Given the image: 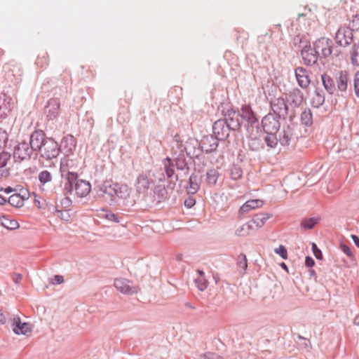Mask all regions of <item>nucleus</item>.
Wrapping results in <instances>:
<instances>
[{
    "mask_svg": "<svg viewBox=\"0 0 359 359\" xmlns=\"http://www.w3.org/2000/svg\"><path fill=\"white\" fill-rule=\"evenodd\" d=\"M34 147L36 154H39L41 158L47 161L57 158L60 153L57 142L53 138L46 137L41 130H34Z\"/></svg>",
    "mask_w": 359,
    "mask_h": 359,
    "instance_id": "nucleus-1",
    "label": "nucleus"
},
{
    "mask_svg": "<svg viewBox=\"0 0 359 359\" xmlns=\"http://www.w3.org/2000/svg\"><path fill=\"white\" fill-rule=\"evenodd\" d=\"M60 174L62 178L65 180L64 191L65 194H72L74 190L79 197L86 196L90 191V184L83 180L78 179V174L67 170L63 161L60 163Z\"/></svg>",
    "mask_w": 359,
    "mask_h": 359,
    "instance_id": "nucleus-2",
    "label": "nucleus"
},
{
    "mask_svg": "<svg viewBox=\"0 0 359 359\" xmlns=\"http://www.w3.org/2000/svg\"><path fill=\"white\" fill-rule=\"evenodd\" d=\"M164 166V172L167 179L174 184L180 180V177L188 175L189 172V166L187 161L184 150H181L180 153L174 158L170 157L165 158L163 161Z\"/></svg>",
    "mask_w": 359,
    "mask_h": 359,
    "instance_id": "nucleus-3",
    "label": "nucleus"
},
{
    "mask_svg": "<svg viewBox=\"0 0 359 359\" xmlns=\"http://www.w3.org/2000/svg\"><path fill=\"white\" fill-rule=\"evenodd\" d=\"M34 134L32 133L29 137V142L25 141L19 142L14 147L13 157L16 163L27 161L31 159L32 156L36 153L34 147Z\"/></svg>",
    "mask_w": 359,
    "mask_h": 359,
    "instance_id": "nucleus-4",
    "label": "nucleus"
},
{
    "mask_svg": "<svg viewBox=\"0 0 359 359\" xmlns=\"http://www.w3.org/2000/svg\"><path fill=\"white\" fill-rule=\"evenodd\" d=\"M248 145L253 151H258L264 149V143L262 138V131L260 128L247 131Z\"/></svg>",
    "mask_w": 359,
    "mask_h": 359,
    "instance_id": "nucleus-5",
    "label": "nucleus"
},
{
    "mask_svg": "<svg viewBox=\"0 0 359 359\" xmlns=\"http://www.w3.org/2000/svg\"><path fill=\"white\" fill-rule=\"evenodd\" d=\"M240 113L242 117V122L245 121L247 123L245 125L247 131L259 128L258 118L250 105L242 106Z\"/></svg>",
    "mask_w": 359,
    "mask_h": 359,
    "instance_id": "nucleus-6",
    "label": "nucleus"
},
{
    "mask_svg": "<svg viewBox=\"0 0 359 359\" xmlns=\"http://www.w3.org/2000/svg\"><path fill=\"white\" fill-rule=\"evenodd\" d=\"M336 43L344 48L349 46L353 40V31L349 27H340L334 36Z\"/></svg>",
    "mask_w": 359,
    "mask_h": 359,
    "instance_id": "nucleus-7",
    "label": "nucleus"
},
{
    "mask_svg": "<svg viewBox=\"0 0 359 359\" xmlns=\"http://www.w3.org/2000/svg\"><path fill=\"white\" fill-rule=\"evenodd\" d=\"M271 108L278 118L286 119L289 115V107L287 100L283 97H275L271 100Z\"/></svg>",
    "mask_w": 359,
    "mask_h": 359,
    "instance_id": "nucleus-8",
    "label": "nucleus"
},
{
    "mask_svg": "<svg viewBox=\"0 0 359 359\" xmlns=\"http://www.w3.org/2000/svg\"><path fill=\"white\" fill-rule=\"evenodd\" d=\"M332 40L325 37L316 40L313 43V47L319 57L324 58L327 57L332 54Z\"/></svg>",
    "mask_w": 359,
    "mask_h": 359,
    "instance_id": "nucleus-9",
    "label": "nucleus"
},
{
    "mask_svg": "<svg viewBox=\"0 0 359 359\" xmlns=\"http://www.w3.org/2000/svg\"><path fill=\"white\" fill-rule=\"evenodd\" d=\"M114 287L123 294L132 295L140 291V287L133 285L132 283L126 278H116L114 282Z\"/></svg>",
    "mask_w": 359,
    "mask_h": 359,
    "instance_id": "nucleus-10",
    "label": "nucleus"
},
{
    "mask_svg": "<svg viewBox=\"0 0 359 359\" xmlns=\"http://www.w3.org/2000/svg\"><path fill=\"white\" fill-rule=\"evenodd\" d=\"M262 126L264 133H277L279 131L280 123L273 114L269 113L263 117Z\"/></svg>",
    "mask_w": 359,
    "mask_h": 359,
    "instance_id": "nucleus-11",
    "label": "nucleus"
},
{
    "mask_svg": "<svg viewBox=\"0 0 359 359\" xmlns=\"http://www.w3.org/2000/svg\"><path fill=\"white\" fill-rule=\"evenodd\" d=\"M301 55L302 57L304 65L307 66L315 65L317 62L319 57L316 50H315V48H312L310 43H307L306 45L303 46L301 50Z\"/></svg>",
    "mask_w": 359,
    "mask_h": 359,
    "instance_id": "nucleus-12",
    "label": "nucleus"
},
{
    "mask_svg": "<svg viewBox=\"0 0 359 359\" xmlns=\"http://www.w3.org/2000/svg\"><path fill=\"white\" fill-rule=\"evenodd\" d=\"M60 110V102L58 98H50L45 106L44 112L47 120L53 121L59 115Z\"/></svg>",
    "mask_w": 359,
    "mask_h": 359,
    "instance_id": "nucleus-13",
    "label": "nucleus"
},
{
    "mask_svg": "<svg viewBox=\"0 0 359 359\" xmlns=\"http://www.w3.org/2000/svg\"><path fill=\"white\" fill-rule=\"evenodd\" d=\"M230 128L224 119L216 121L212 126L214 137L218 140H224L229 135Z\"/></svg>",
    "mask_w": 359,
    "mask_h": 359,
    "instance_id": "nucleus-14",
    "label": "nucleus"
},
{
    "mask_svg": "<svg viewBox=\"0 0 359 359\" xmlns=\"http://www.w3.org/2000/svg\"><path fill=\"white\" fill-rule=\"evenodd\" d=\"M224 120H225L231 130H237L242 125V117L240 111L228 110L224 114Z\"/></svg>",
    "mask_w": 359,
    "mask_h": 359,
    "instance_id": "nucleus-15",
    "label": "nucleus"
},
{
    "mask_svg": "<svg viewBox=\"0 0 359 359\" xmlns=\"http://www.w3.org/2000/svg\"><path fill=\"white\" fill-rule=\"evenodd\" d=\"M14 102L9 95L0 93V119H4L11 114Z\"/></svg>",
    "mask_w": 359,
    "mask_h": 359,
    "instance_id": "nucleus-16",
    "label": "nucleus"
},
{
    "mask_svg": "<svg viewBox=\"0 0 359 359\" xmlns=\"http://www.w3.org/2000/svg\"><path fill=\"white\" fill-rule=\"evenodd\" d=\"M278 133V140L282 146L290 145L291 141L297 138L294 131V127L289 125L283 126L282 130Z\"/></svg>",
    "mask_w": 359,
    "mask_h": 359,
    "instance_id": "nucleus-17",
    "label": "nucleus"
},
{
    "mask_svg": "<svg viewBox=\"0 0 359 359\" xmlns=\"http://www.w3.org/2000/svg\"><path fill=\"white\" fill-rule=\"evenodd\" d=\"M337 91L345 93L349 82V74L346 70H340L334 74Z\"/></svg>",
    "mask_w": 359,
    "mask_h": 359,
    "instance_id": "nucleus-18",
    "label": "nucleus"
},
{
    "mask_svg": "<svg viewBox=\"0 0 359 359\" xmlns=\"http://www.w3.org/2000/svg\"><path fill=\"white\" fill-rule=\"evenodd\" d=\"M219 141L213 135L205 136L200 143L202 152L210 154L215 151L218 147Z\"/></svg>",
    "mask_w": 359,
    "mask_h": 359,
    "instance_id": "nucleus-19",
    "label": "nucleus"
},
{
    "mask_svg": "<svg viewBox=\"0 0 359 359\" xmlns=\"http://www.w3.org/2000/svg\"><path fill=\"white\" fill-rule=\"evenodd\" d=\"M286 100L291 107L297 108L304 101V94L301 90L294 88L287 94Z\"/></svg>",
    "mask_w": 359,
    "mask_h": 359,
    "instance_id": "nucleus-20",
    "label": "nucleus"
},
{
    "mask_svg": "<svg viewBox=\"0 0 359 359\" xmlns=\"http://www.w3.org/2000/svg\"><path fill=\"white\" fill-rule=\"evenodd\" d=\"M298 85L303 89L307 88L311 83L309 72L302 67H298L294 70Z\"/></svg>",
    "mask_w": 359,
    "mask_h": 359,
    "instance_id": "nucleus-21",
    "label": "nucleus"
},
{
    "mask_svg": "<svg viewBox=\"0 0 359 359\" xmlns=\"http://www.w3.org/2000/svg\"><path fill=\"white\" fill-rule=\"evenodd\" d=\"M12 329L15 334L26 335L27 333L31 332V327L28 323H22L21 319L18 316H15L12 320Z\"/></svg>",
    "mask_w": 359,
    "mask_h": 359,
    "instance_id": "nucleus-22",
    "label": "nucleus"
},
{
    "mask_svg": "<svg viewBox=\"0 0 359 359\" xmlns=\"http://www.w3.org/2000/svg\"><path fill=\"white\" fill-rule=\"evenodd\" d=\"M184 150L190 158H198L202 153L200 143L195 140L187 142Z\"/></svg>",
    "mask_w": 359,
    "mask_h": 359,
    "instance_id": "nucleus-23",
    "label": "nucleus"
},
{
    "mask_svg": "<svg viewBox=\"0 0 359 359\" xmlns=\"http://www.w3.org/2000/svg\"><path fill=\"white\" fill-rule=\"evenodd\" d=\"M150 186V180L149 177L145 173L140 174L135 183L136 191L139 194H145L149 189Z\"/></svg>",
    "mask_w": 359,
    "mask_h": 359,
    "instance_id": "nucleus-24",
    "label": "nucleus"
},
{
    "mask_svg": "<svg viewBox=\"0 0 359 359\" xmlns=\"http://www.w3.org/2000/svg\"><path fill=\"white\" fill-rule=\"evenodd\" d=\"M323 86L330 95H334L337 92L335 79L327 74L321 75Z\"/></svg>",
    "mask_w": 359,
    "mask_h": 359,
    "instance_id": "nucleus-25",
    "label": "nucleus"
},
{
    "mask_svg": "<svg viewBox=\"0 0 359 359\" xmlns=\"http://www.w3.org/2000/svg\"><path fill=\"white\" fill-rule=\"evenodd\" d=\"M264 202L259 199L250 200L245 202L240 208L239 212L241 214L248 212L250 210L260 208L263 205Z\"/></svg>",
    "mask_w": 359,
    "mask_h": 359,
    "instance_id": "nucleus-26",
    "label": "nucleus"
},
{
    "mask_svg": "<svg viewBox=\"0 0 359 359\" xmlns=\"http://www.w3.org/2000/svg\"><path fill=\"white\" fill-rule=\"evenodd\" d=\"M200 188V180L198 176L192 173L189 179V186L187 187L189 194H196Z\"/></svg>",
    "mask_w": 359,
    "mask_h": 359,
    "instance_id": "nucleus-27",
    "label": "nucleus"
},
{
    "mask_svg": "<svg viewBox=\"0 0 359 359\" xmlns=\"http://www.w3.org/2000/svg\"><path fill=\"white\" fill-rule=\"evenodd\" d=\"M264 137L262 136L264 145L266 144L269 149H274L279 142L276 133H265Z\"/></svg>",
    "mask_w": 359,
    "mask_h": 359,
    "instance_id": "nucleus-28",
    "label": "nucleus"
},
{
    "mask_svg": "<svg viewBox=\"0 0 359 359\" xmlns=\"http://www.w3.org/2000/svg\"><path fill=\"white\" fill-rule=\"evenodd\" d=\"M219 177V172L217 170L210 169L205 174V182L208 186L213 187L217 184Z\"/></svg>",
    "mask_w": 359,
    "mask_h": 359,
    "instance_id": "nucleus-29",
    "label": "nucleus"
},
{
    "mask_svg": "<svg viewBox=\"0 0 359 359\" xmlns=\"http://www.w3.org/2000/svg\"><path fill=\"white\" fill-rule=\"evenodd\" d=\"M154 197L156 198L157 202L160 203L167 198L168 191L164 185H157L154 189Z\"/></svg>",
    "mask_w": 359,
    "mask_h": 359,
    "instance_id": "nucleus-30",
    "label": "nucleus"
},
{
    "mask_svg": "<svg viewBox=\"0 0 359 359\" xmlns=\"http://www.w3.org/2000/svg\"><path fill=\"white\" fill-rule=\"evenodd\" d=\"M117 187V183H114L111 181H106L102 184L100 190L104 194H108L111 196H114V194H116V187Z\"/></svg>",
    "mask_w": 359,
    "mask_h": 359,
    "instance_id": "nucleus-31",
    "label": "nucleus"
},
{
    "mask_svg": "<svg viewBox=\"0 0 359 359\" xmlns=\"http://www.w3.org/2000/svg\"><path fill=\"white\" fill-rule=\"evenodd\" d=\"M271 217V215L269 213H259L255 215L252 222L256 225L257 229H258L262 227Z\"/></svg>",
    "mask_w": 359,
    "mask_h": 359,
    "instance_id": "nucleus-32",
    "label": "nucleus"
},
{
    "mask_svg": "<svg viewBox=\"0 0 359 359\" xmlns=\"http://www.w3.org/2000/svg\"><path fill=\"white\" fill-rule=\"evenodd\" d=\"M349 53L351 64L353 66L359 67V43H353Z\"/></svg>",
    "mask_w": 359,
    "mask_h": 359,
    "instance_id": "nucleus-33",
    "label": "nucleus"
},
{
    "mask_svg": "<svg viewBox=\"0 0 359 359\" xmlns=\"http://www.w3.org/2000/svg\"><path fill=\"white\" fill-rule=\"evenodd\" d=\"M97 217L101 219H106L110 222H114L116 223L120 222L118 215L114 214L107 210H100V212L97 213Z\"/></svg>",
    "mask_w": 359,
    "mask_h": 359,
    "instance_id": "nucleus-34",
    "label": "nucleus"
},
{
    "mask_svg": "<svg viewBox=\"0 0 359 359\" xmlns=\"http://www.w3.org/2000/svg\"><path fill=\"white\" fill-rule=\"evenodd\" d=\"M312 105L315 107H319L325 102V95L322 91L315 90L314 95L312 97Z\"/></svg>",
    "mask_w": 359,
    "mask_h": 359,
    "instance_id": "nucleus-35",
    "label": "nucleus"
},
{
    "mask_svg": "<svg viewBox=\"0 0 359 359\" xmlns=\"http://www.w3.org/2000/svg\"><path fill=\"white\" fill-rule=\"evenodd\" d=\"M7 201L11 206L16 208L22 207L24 204V199L19 194L11 195Z\"/></svg>",
    "mask_w": 359,
    "mask_h": 359,
    "instance_id": "nucleus-36",
    "label": "nucleus"
},
{
    "mask_svg": "<svg viewBox=\"0 0 359 359\" xmlns=\"http://www.w3.org/2000/svg\"><path fill=\"white\" fill-rule=\"evenodd\" d=\"M318 222L319 218L318 217L305 218L302 220L300 226L301 228L309 230L313 229Z\"/></svg>",
    "mask_w": 359,
    "mask_h": 359,
    "instance_id": "nucleus-37",
    "label": "nucleus"
},
{
    "mask_svg": "<svg viewBox=\"0 0 359 359\" xmlns=\"http://www.w3.org/2000/svg\"><path fill=\"white\" fill-rule=\"evenodd\" d=\"M302 123L309 126L313 123L312 114L310 109H305L301 114Z\"/></svg>",
    "mask_w": 359,
    "mask_h": 359,
    "instance_id": "nucleus-38",
    "label": "nucleus"
},
{
    "mask_svg": "<svg viewBox=\"0 0 359 359\" xmlns=\"http://www.w3.org/2000/svg\"><path fill=\"white\" fill-rule=\"evenodd\" d=\"M1 225L6 228L7 229L11 230L15 229L19 227V224L16 220L10 219L5 216L3 217Z\"/></svg>",
    "mask_w": 359,
    "mask_h": 359,
    "instance_id": "nucleus-39",
    "label": "nucleus"
},
{
    "mask_svg": "<svg viewBox=\"0 0 359 359\" xmlns=\"http://www.w3.org/2000/svg\"><path fill=\"white\" fill-rule=\"evenodd\" d=\"M116 194L114 196L124 198L128 196V187L126 184H119L117 183V187H116Z\"/></svg>",
    "mask_w": 359,
    "mask_h": 359,
    "instance_id": "nucleus-40",
    "label": "nucleus"
},
{
    "mask_svg": "<svg viewBox=\"0 0 359 359\" xmlns=\"http://www.w3.org/2000/svg\"><path fill=\"white\" fill-rule=\"evenodd\" d=\"M231 178L233 180H238L243 175V170L238 165H233L230 169Z\"/></svg>",
    "mask_w": 359,
    "mask_h": 359,
    "instance_id": "nucleus-41",
    "label": "nucleus"
},
{
    "mask_svg": "<svg viewBox=\"0 0 359 359\" xmlns=\"http://www.w3.org/2000/svg\"><path fill=\"white\" fill-rule=\"evenodd\" d=\"M307 43H310L308 39L302 35H297L293 39V43L295 46H298L299 48L303 47V46L306 45Z\"/></svg>",
    "mask_w": 359,
    "mask_h": 359,
    "instance_id": "nucleus-42",
    "label": "nucleus"
},
{
    "mask_svg": "<svg viewBox=\"0 0 359 359\" xmlns=\"http://www.w3.org/2000/svg\"><path fill=\"white\" fill-rule=\"evenodd\" d=\"M38 177L39 182L43 184L50 182L52 180V175L48 170H43L40 172Z\"/></svg>",
    "mask_w": 359,
    "mask_h": 359,
    "instance_id": "nucleus-43",
    "label": "nucleus"
},
{
    "mask_svg": "<svg viewBox=\"0 0 359 359\" xmlns=\"http://www.w3.org/2000/svg\"><path fill=\"white\" fill-rule=\"evenodd\" d=\"M195 283L197 288L201 291L205 290L208 287V281L205 278V276H203L195 278Z\"/></svg>",
    "mask_w": 359,
    "mask_h": 359,
    "instance_id": "nucleus-44",
    "label": "nucleus"
},
{
    "mask_svg": "<svg viewBox=\"0 0 359 359\" xmlns=\"http://www.w3.org/2000/svg\"><path fill=\"white\" fill-rule=\"evenodd\" d=\"M11 157V154L8 151H2L0 152V168L6 167Z\"/></svg>",
    "mask_w": 359,
    "mask_h": 359,
    "instance_id": "nucleus-45",
    "label": "nucleus"
},
{
    "mask_svg": "<svg viewBox=\"0 0 359 359\" xmlns=\"http://www.w3.org/2000/svg\"><path fill=\"white\" fill-rule=\"evenodd\" d=\"M274 252L279 255L281 258L286 259L287 258V250L286 248L282 245L274 250Z\"/></svg>",
    "mask_w": 359,
    "mask_h": 359,
    "instance_id": "nucleus-46",
    "label": "nucleus"
},
{
    "mask_svg": "<svg viewBox=\"0 0 359 359\" xmlns=\"http://www.w3.org/2000/svg\"><path fill=\"white\" fill-rule=\"evenodd\" d=\"M247 228L244 224L237 228L235 231V234L238 236H246L249 235Z\"/></svg>",
    "mask_w": 359,
    "mask_h": 359,
    "instance_id": "nucleus-47",
    "label": "nucleus"
},
{
    "mask_svg": "<svg viewBox=\"0 0 359 359\" xmlns=\"http://www.w3.org/2000/svg\"><path fill=\"white\" fill-rule=\"evenodd\" d=\"M353 31H359V14L353 16L349 27Z\"/></svg>",
    "mask_w": 359,
    "mask_h": 359,
    "instance_id": "nucleus-48",
    "label": "nucleus"
},
{
    "mask_svg": "<svg viewBox=\"0 0 359 359\" xmlns=\"http://www.w3.org/2000/svg\"><path fill=\"white\" fill-rule=\"evenodd\" d=\"M62 143H67L69 144V150H72V147H75V140L72 135H67L64 137L62 140Z\"/></svg>",
    "mask_w": 359,
    "mask_h": 359,
    "instance_id": "nucleus-49",
    "label": "nucleus"
},
{
    "mask_svg": "<svg viewBox=\"0 0 359 359\" xmlns=\"http://www.w3.org/2000/svg\"><path fill=\"white\" fill-rule=\"evenodd\" d=\"M353 86L355 95L357 97H359V71H358L354 75Z\"/></svg>",
    "mask_w": 359,
    "mask_h": 359,
    "instance_id": "nucleus-50",
    "label": "nucleus"
},
{
    "mask_svg": "<svg viewBox=\"0 0 359 359\" xmlns=\"http://www.w3.org/2000/svg\"><path fill=\"white\" fill-rule=\"evenodd\" d=\"M38 66L41 67H45L48 65V58L46 55L42 57H38L36 61Z\"/></svg>",
    "mask_w": 359,
    "mask_h": 359,
    "instance_id": "nucleus-51",
    "label": "nucleus"
},
{
    "mask_svg": "<svg viewBox=\"0 0 359 359\" xmlns=\"http://www.w3.org/2000/svg\"><path fill=\"white\" fill-rule=\"evenodd\" d=\"M238 266L243 270H245L248 267L247 258L245 255L239 256V261L238 263Z\"/></svg>",
    "mask_w": 359,
    "mask_h": 359,
    "instance_id": "nucleus-52",
    "label": "nucleus"
},
{
    "mask_svg": "<svg viewBox=\"0 0 359 359\" xmlns=\"http://www.w3.org/2000/svg\"><path fill=\"white\" fill-rule=\"evenodd\" d=\"M340 249L348 257H353V255L352 251L351 250L350 248L348 246H347L346 244L341 243L340 244Z\"/></svg>",
    "mask_w": 359,
    "mask_h": 359,
    "instance_id": "nucleus-53",
    "label": "nucleus"
},
{
    "mask_svg": "<svg viewBox=\"0 0 359 359\" xmlns=\"http://www.w3.org/2000/svg\"><path fill=\"white\" fill-rule=\"evenodd\" d=\"M312 248H313V254H314L315 257H316V259H321L323 258V255H322L321 250L317 248V246L315 243L312 244Z\"/></svg>",
    "mask_w": 359,
    "mask_h": 359,
    "instance_id": "nucleus-54",
    "label": "nucleus"
},
{
    "mask_svg": "<svg viewBox=\"0 0 359 359\" xmlns=\"http://www.w3.org/2000/svg\"><path fill=\"white\" fill-rule=\"evenodd\" d=\"M55 211L57 212V217H60L61 219L67 221L69 215L67 212H63L62 210H57V206L55 207Z\"/></svg>",
    "mask_w": 359,
    "mask_h": 359,
    "instance_id": "nucleus-55",
    "label": "nucleus"
},
{
    "mask_svg": "<svg viewBox=\"0 0 359 359\" xmlns=\"http://www.w3.org/2000/svg\"><path fill=\"white\" fill-rule=\"evenodd\" d=\"M60 203L62 208H67L71 205L72 200L69 197L66 196L61 200Z\"/></svg>",
    "mask_w": 359,
    "mask_h": 359,
    "instance_id": "nucleus-56",
    "label": "nucleus"
},
{
    "mask_svg": "<svg viewBox=\"0 0 359 359\" xmlns=\"http://www.w3.org/2000/svg\"><path fill=\"white\" fill-rule=\"evenodd\" d=\"M201 359H224L215 353H208L201 357Z\"/></svg>",
    "mask_w": 359,
    "mask_h": 359,
    "instance_id": "nucleus-57",
    "label": "nucleus"
},
{
    "mask_svg": "<svg viewBox=\"0 0 359 359\" xmlns=\"http://www.w3.org/2000/svg\"><path fill=\"white\" fill-rule=\"evenodd\" d=\"M314 264H315V261L311 257H310V256L306 257V259H305L306 266H307L309 268H311L312 266H313Z\"/></svg>",
    "mask_w": 359,
    "mask_h": 359,
    "instance_id": "nucleus-58",
    "label": "nucleus"
},
{
    "mask_svg": "<svg viewBox=\"0 0 359 359\" xmlns=\"http://www.w3.org/2000/svg\"><path fill=\"white\" fill-rule=\"evenodd\" d=\"M196 201L193 198H188L184 201V205L189 208L193 207Z\"/></svg>",
    "mask_w": 359,
    "mask_h": 359,
    "instance_id": "nucleus-59",
    "label": "nucleus"
},
{
    "mask_svg": "<svg viewBox=\"0 0 359 359\" xmlns=\"http://www.w3.org/2000/svg\"><path fill=\"white\" fill-rule=\"evenodd\" d=\"M64 282V277L60 275H55L53 278V283L60 284Z\"/></svg>",
    "mask_w": 359,
    "mask_h": 359,
    "instance_id": "nucleus-60",
    "label": "nucleus"
},
{
    "mask_svg": "<svg viewBox=\"0 0 359 359\" xmlns=\"http://www.w3.org/2000/svg\"><path fill=\"white\" fill-rule=\"evenodd\" d=\"M22 278V276L20 273H13V280L15 283L18 284Z\"/></svg>",
    "mask_w": 359,
    "mask_h": 359,
    "instance_id": "nucleus-61",
    "label": "nucleus"
},
{
    "mask_svg": "<svg viewBox=\"0 0 359 359\" xmlns=\"http://www.w3.org/2000/svg\"><path fill=\"white\" fill-rule=\"evenodd\" d=\"M10 175L8 169L0 170V179L7 178Z\"/></svg>",
    "mask_w": 359,
    "mask_h": 359,
    "instance_id": "nucleus-62",
    "label": "nucleus"
},
{
    "mask_svg": "<svg viewBox=\"0 0 359 359\" xmlns=\"http://www.w3.org/2000/svg\"><path fill=\"white\" fill-rule=\"evenodd\" d=\"M253 224H254L252 223V220L245 224V226L248 227L247 228V231L249 233H250V231L254 230Z\"/></svg>",
    "mask_w": 359,
    "mask_h": 359,
    "instance_id": "nucleus-63",
    "label": "nucleus"
},
{
    "mask_svg": "<svg viewBox=\"0 0 359 359\" xmlns=\"http://www.w3.org/2000/svg\"><path fill=\"white\" fill-rule=\"evenodd\" d=\"M351 237L354 244L359 248V237L354 234H352Z\"/></svg>",
    "mask_w": 359,
    "mask_h": 359,
    "instance_id": "nucleus-64",
    "label": "nucleus"
}]
</instances>
